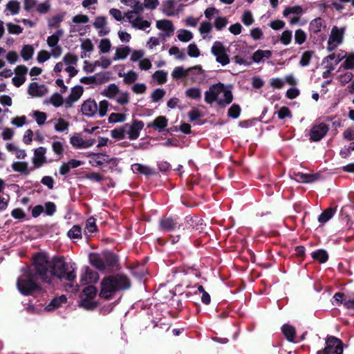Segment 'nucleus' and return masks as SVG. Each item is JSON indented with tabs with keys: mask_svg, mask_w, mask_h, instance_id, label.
Wrapping results in <instances>:
<instances>
[{
	"mask_svg": "<svg viewBox=\"0 0 354 354\" xmlns=\"http://www.w3.org/2000/svg\"><path fill=\"white\" fill-rule=\"evenodd\" d=\"M83 165V162L76 160L71 159L66 162H63L59 169V174L61 175L67 174L71 169L77 168Z\"/></svg>",
	"mask_w": 354,
	"mask_h": 354,
	"instance_id": "b1692460",
	"label": "nucleus"
},
{
	"mask_svg": "<svg viewBox=\"0 0 354 354\" xmlns=\"http://www.w3.org/2000/svg\"><path fill=\"white\" fill-rule=\"evenodd\" d=\"M177 37L182 42H188L193 39V34L186 29H180L177 32Z\"/></svg>",
	"mask_w": 354,
	"mask_h": 354,
	"instance_id": "49530a36",
	"label": "nucleus"
},
{
	"mask_svg": "<svg viewBox=\"0 0 354 354\" xmlns=\"http://www.w3.org/2000/svg\"><path fill=\"white\" fill-rule=\"evenodd\" d=\"M325 27L326 25L323 19L318 17L311 21L309 25V30L313 33H317Z\"/></svg>",
	"mask_w": 354,
	"mask_h": 354,
	"instance_id": "f704fd0d",
	"label": "nucleus"
},
{
	"mask_svg": "<svg viewBox=\"0 0 354 354\" xmlns=\"http://www.w3.org/2000/svg\"><path fill=\"white\" fill-rule=\"evenodd\" d=\"M96 302L94 301V298L81 297L80 306L86 310H92L96 306Z\"/></svg>",
	"mask_w": 354,
	"mask_h": 354,
	"instance_id": "de8ad7c7",
	"label": "nucleus"
},
{
	"mask_svg": "<svg viewBox=\"0 0 354 354\" xmlns=\"http://www.w3.org/2000/svg\"><path fill=\"white\" fill-rule=\"evenodd\" d=\"M228 24V19L225 17L218 16L214 21V26L217 30H221Z\"/></svg>",
	"mask_w": 354,
	"mask_h": 354,
	"instance_id": "13d9d810",
	"label": "nucleus"
},
{
	"mask_svg": "<svg viewBox=\"0 0 354 354\" xmlns=\"http://www.w3.org/2000/svg\"><path fill=\"white\" fill-rule=\"evenodd\" d=\"M47 87L44 84H39L37 82H32L28 85V93L32 97H40L48 93Z\"/></svg>",
	"mask_w": 354,
	"mask_h": 354,
	"instance_id": "a211bd4d",
	"label": "nucleus"
},
{
	"mask_svg": "<svg viewBox=\"0 0 354 354\" xmlns=\"http://www.w3.org/2000/svg\"><path fill=\"white\" fill-rule=\"evenodd\" d=\"M167 73L164 71H157L152 75V78L157 82L158 84H163L167 82Z\"/></svg>",
	"mask_w": 354,
	"mask_h": 354,
	"instance_id": "864d4df0",
	"label": "nucleus"
},
{
	"mask_svg": "<svg viewBox=\"0 0 354 354\" xmlns=\"http://www.w3.org/2000/svg\"><path fill=\"white\" fill-rule=\"evenodd\" d=\"M131 169L135 174H141L146 176L151 175L153 173L151 167L138 163L132 165Z\"/></svg>",
	"mask_w": 354,
	"mask_h": 354,
	"instance_id": "c9c22d12",
	"label": "nucleus"
},
{
	"mask_svg": "<svg viewBox=\"0 0 354 354\" xmlns=\"http://www.w3.org/2000/svg\"><path fill=\"white\" fill-rule=\"evenodd\" d=\"M34 53V47L30 44H26L23 46L20 55L24 61H28L32 58Z\"/></svg>",
	"mask_w": 354,
	"mask_h": 354,
	"instance_id": "4c0bfd02",
	"label": "nucleus"
},
{
	"mask_svg": "<svg viewBox=\"0 0 354 354\" xmlns=\"http://www.w3.org/2000/svg\"><path fill=\"white\" fill-rule=\"evenodd\" d=\"M305 12L306 10L299 6L289 7V23L291 24H299L301 16Z\"/></svg>",
	"mask_w": 354,
	"mask_h": 354,
	"instance_id": "4be33fe9",
	"label": "nucleus"
},
{
	"mask_svg": "<svg viewBox=\"0 0 354 354\" xmlns=\"http://www.w3.org/2000/svg\"><path fill=\"white\" fill-rule=\"evenodd\" d=\"M189 75L194 82H200L205 78L203 70L200 66H194L189 68Z\"/></svg>",
	"mask_w": 354,
	"mask_h": 354,
	"instance_id": "2f4dec72",
	"label": "nucleus"
},
{
	"mask_svg": "<svg viewBox=\"0 0 354 354\" xmlns=\"http://www.w3.org/2000/svg\"><path fill=\"white\" fill-rule=\"evenodd\" d=\"M98 48L100 51L102 53H107L111 50V43L107 38L102 39L100 41Z\"/></svg>",
	"mask_w": 354,
	"mask_h": 354,
	"instance_id": "052dcab7",
	"label": "nucleus"
},
{
	"mask_svg": "<svg viewBox=\"0 0 354 354\" xmlns=\"http://www.w3.org/2000/svg\"><path fill=\"white\" fill-rule=\"evenodd\" d=\"M159 5V0H144L142 3V11H144L145 9L154 10Z\"/></svg>",
	"mask_w": 354,
	"mask_h": 354,
	"instance_id": "680f3d73",
	"label": "nucleus"
},
{
	"mask_svg": "<svg viewBox=\"0 0 354 354\" xmlns=\"http://www.w3.org/2000/svg\"><path fill=\"white\" fill-rule=\"evenodd\" d=\"M232 91L221 83L209 87L205 93V101L207 104L216 102L220 106H225L232 101Z\"/></svg>",
	"mask_w": 354,
	"mask_h": 354,
	"instance_id": "f03ea898",
	"label": "nucleus"
},
{
	"mask_svg": "<svg viewBox=\"0 0 354 354\" xmlns=\"http://www.w3.org/2000/svg\"><path fill=\"white\" fill-rule=\"evenodd\" d=\"M339 57H340V56ZM344 57H346V60L343 64L344 68L346 69L354 68V53H349L347 55L341 57V58L342 59Z\"/></svg>",
	"mask_w": 354,
	"mask_h": 354,
	"instance_id": "774afa93",
	"label": "nucleus"
},
{
	"mask_svg": "<svg viewBox=\"0 0 354 354\" xmlns=\"http://www.w3.org/2000/svg\"><path fill=\"white\" fill-rule=\"evenodd\" d=\"M189 75V68L185 69L182 66L176 67L174 69L171 75L174 79H180Z\"/></svg>",
	"mask_w": 354,
	"mask_h": 354,
	"instance_id": "4d7b16f0",
	"label": "nucleus"
},
{
	"mask_svg": "<svg viewBox=\"0 0 354 354\" xmlns=\"http://www.w3.org/2000/svg\"><path fill=\"white\" fill-rule=\"evenodd\" d=\"M84 92V88L81 86H75L71 88V93L65 100L67 107L73 106V103L78 101Z\"/></svg>",
	"mask_w": 354,
	"mask_h": 354,
	"instance_id": "412c9836",
	"label": "nucleus"
},
{
	"mask_svg": "<svg viewBox=\"0 0 354 354\" xmlns=\"http://www.w3.org/2000/svg\"><path fill=\"white\" fill-rule=\"evenodd\" d=\"M158 29L165 31L168 36H170L174 32V26L172 22L168 19H161L156 21Z\"/></svg>",
	"mask_w": 354,
	"mask_h": 354,
	"instance_id": "cd10ccee",
	"label": "nucleus"
},
{
	"mask_svg": "<svg viewBox=\"0 0 354 354\" xmlns=\"http://www.w3.org/2000/svg\"><path fill=\"white\" fill-rule=\"evenodd\" d=\"M160 227L165 231L174 230L176 227H180V224L176 220H174L171 218H166L161 220Z\"/></svg>",
	"mask_w": 354,
	"mask_h": 354,
	"instance_id": "473e14b6",
	"label": "nucleus"
},
{
	"mask_svg": "<svg viewBox=\"0 0 354 354\" xmlns=\"http://www.w3.org/2000/svg\"><path fill=\"white\" fill-rule=\"evenodd\" d=\"M93 27L98 30V35L104 37L110 32V28L107 26V19L105 17L98 16L95 17L93 24Z\"/></svg>",
	"mask_w": 354,
	"mask_h": 354,
	"instance_id": "f3484780",
	"label": "nucleus"
},
{
	"mask_svg": "<svg viewBox=\"0 0 354 354\" xmlns=\"http://www.w3.org/2000/svg\"><path fill=\"white\" fill-rule=\"evenodd\" d=\"M49 122L53 124L55 131L58 133L68 131L69 129V122L62 118H54Z\"/></svg>",
	"mask_w": 354,
	"mask_h": 354,
	"instance_id": "393cba45",
	"label": "nucleus"
},
{
	"mask_svg": "<svg viewBox=\"0 0 354 354\" xmlns=\"http://www.w3.org/2000/svg\"><path fill=\"white\" fill-rule=\"evenodd\" d=\"M341 57L339 56L337 57L335 54L329 55L324 59L323 64L326 68V71L323 73V77L324 78L328 77L330 71L334 69L335 66L337 65L341 61Z\"/></svg>",
	"mask_w": 354,
	"mask_h": 354,
	"instance_id": "6ab92c4d",
	"label": "nucleus"
},
{
	"mask_svg": "<svg viewBox=\"0 0 354 354\" xmlns=\"http://www.w3.org/2000/svg\"><path fill=\"white\" fill-rule=\"evenodd\" d=\"M131 52V49L129 46L124 45L119 46L115 49L113 59L114 61L124 60L130 55Z\"/></svg>",
	"mask_w": 354,
	"mask_h": 354,
	"instance_id": "a878e982",
	"label": "nucleus"
},
{
	"mask_svg": "<svg viewBox=\"0 0 354 354\" xmlns=\"http://www.w3.org/2000/svg\"><path fill=\"white\" fill-rule=\"evenodd\" d=\"M118 75L123 78V82L126 84H133L138 79V74L133 70L126 73H119Z\"/></svg>",
	"mask_w": 354,
	"mask_h": 354,
	"instance_id": "c756f323",
	"label": "nucleus"
},
{
	"mask_svg": "<svg viewBox=\"0 0 354 354\" xmlns=\"http://www.w3.org/2000/svg\"><path fill=\"white\" fill-rule=\"evenodd\" d=\"M70 143L75 149H88L93 146L95 140L93 138L84 139L80 133H74L70 137Z\"/></svg>",
	"mask_w": 354,
	"mask_h": 354,
	"instance_id": "ddd939ff",
	"label": "nucleus"
},
{
	"mask_svg": "<svg viewBox=\"0 0 354 354\" xmlns=\"http://www.w3.org/2000/svg\"><path fill=\"white\" fill-rule=\"evenodd\" d=\"M52 150L59 158L63 156L64 154V145L59 141H53L52 142Z\"/></svg>",
	"mask_w": 354,
	"mask_h": 354,
	"instance_id": "69168bd1",
	"label": "nucleus"
},
{
	"mask_svg": "<svg viewBox=\"0 0 354 354\" xmlns=\"http://www.w3.org/2000/svg\"><path fill=\"white\" fill-rule=\"evenodd\" d=\"M168 124V120L165 116L160 115L155 118V120L147 124L148 127L154 128L158 131H163Z\"/></svg>",
	"mask_w": 354,
	"mask_h": 354,
	"instance_id": "bb28decb",
	"label": "nucleus"
},
{
	"mask_svg": "<svg viewBox=\"0 0 354 354\" xmlns=\"http://www.w3.org/2000/svg\"><path fill=\"white\" fill-rule=\"evenodd\" d=\"M185 94L189 98L198 100L201 97V90L198 87H191L185 91Z\"/></svg>",
	"mask_w": 354,
	"mask_h": 354,
	"instance_id": "8fccbe9b",
	"label": "nucleus"
},
{
	"mask_svg": "<svg viewBox=\"0 0 354 354\" xmlns=\"http://www.w3.org/2000/svg\"><path fill=\"white\" fill-rule=\"evenodd\" d=\"M127 120V114L124 113H112L109 117L110 123L122 122Z\"/></svg>",
	"mask_w": 354,
	"mask_h": 354,
	"instance_id": "6e6d98bb",
	"label": "nucleus"
},
{
	"mask_svg": "<svg viewBox=\"0 0 354 354\" xmlns=\"http://www.w3.org/2000/svg\"><path fill=\"white\" fill-rule=\"evenodd\" d=\"M12 169L24 175H28L32 171L31 169L28 168V164L26 162H14L12 164Z\"/></svg>",
	"mask_w": 354,
	"mask_h": 354,
	"instance_id": "7c9ffc66",
	"label": "nucleus"
},
{
	"mask_svg": "<svg viewBox=\"0 0 354 354\" xmlns=\"http://www.w3.org/2000/svg\"><path fill=\"white\" fill-rule=\"evenodd\" d=\"M312 257L319 263H324L328 260V256L326 250H318L312 252Z\"/></svg>",
	"mask_w": 354,
	"mask_h": 354,
	"instance_id": "603ef678",
	"label": "nucleus"
},
{
	"mask_svg": "<svg viewBox=\"0 0 354 354\" xmlns=\"http://www.w3.org/2000/svg\"><path fill=\"white\" fill-rule=\"evenodd\" d=\"M98 105L96 101L89 98L84 101L81 105V111L85 116L91 118L97 113Z\"/></svg>",
	"mask_w": 354,
	"mask_h": 354,
	"instance_id": "4468645a",
	"label": "nucleus"
},
{
	"mask_svg": "<svg viewBox=\"0 0 354 354\" xmlns=\"http://www.w3.org/2000/svg\"><path fill=\"white\" fill-rule=\"evenodd\" d=\"M33 117L39 126L43 125L47 119L46 113L39 111L33 112Z\"/></svg>",
	"mask_w": 354,
	"mask_h": 354,
	"instance_id": "0e129e2a",
	"label": "nucleus"
},
{
	"mask_svg": "<svg viewBox=\"0 0 354 354\" xmlns=\"http://www.w3.org/2000/svg\"><path fill=\"white\" fill-rule=\"evenodd\" d=\"M344 30V28H338L337 26H334L332 28L328 41V50H333L342 42Z\"/></svg>",
	"mask_w": 354,
	"mask_h": 354,
	"instance_id": "9d476101",
	"label": "nucleus"
},
{
	"mask_svg": "<svg viewBox=\"0 0 354 354\" xmlns=\"http://www.w3.org/2000/svg\"><path fill=\"white\" fill-rule=\"evenodd\" d=\"M51 3L50 0L42 1L36 6V11L40 15L48 13L51 10Z\"/></svg>",
	"mask_w": 354,
	"mask_h": 354,
	"instance_id": "a18cd8bd",
	"label": "nucleus"
},
{
	"mask_svg": "<svg viewBox=\"0 0 354 354\" xmlns=\"http://www.w3.org/2000/svg\"><path fill=\"white\" fill-rule=\"evenodd\" d=\"M121 3L131 8L132 10L142 11V3L141 0H120Z\"/></svg>",
	"mask_w": 354,
	"mask_h": 354,
	"instance_id": "09e8293b",
	"label": "nucleus"
},
{
	"mask_svg": "<svg viewBox=\"0 0 354 354\" xmlns=\"http://www.w3.org/2000/svg\"><path fill=\"white\" fill-rule=\"evenodd\" d=\"M119 91L120 88L118 85L110 84L102 91L101 94L109 99L113 100Z\"/></svg>",
	"mask_w": 354,
	"mask_h": 354,
	"instance_id": "c85d7f7f",
	"label": "nucleus"
},
{
	"mask_svg": "<svg viewBox=\"0 0 354 354\" xmlns=\"http://www.w3.org/2000/svg\"><path fill=\"white\" fill-rule=\"evenodd\" d=\"M88 156L91 158L89 163L93 167L102 166L109 160V156L105 153H91Z\"/></svg>",
	"mask_w": 354,
	"mask_h": 354,
	"instance_id": "5701e85b",
	"label": "nucleus"
},
{
	"mask_svg": "<svg viewBox=\"0 0 354 354\" xmlns=\"http://www.w3.org/2000/svg\"><path fill=\"white\" fill-rule=\"evenodd\" d=\"M64 67L77 66L78 57L76 55L68 53L62 58Z\"/></svg>",
	"mask_w": 354,
	"mask_h": 354,
	"instance_id": "c03bdc74",
	"label": "nucleus"
},
{
	"mask_svg": "<svg viewBox=\"0 0 354 354\" xmlns=\"http://www.w3.org/2000/svg\"><path fill=\"white\" fill-rule=\"evenodd\" d=\"M64 19L63 14H57L52 16L48 20V26L50 28L58 27Z\"/></svg>",
	"mask_w": 354,
	"mask_h": 354,
	"instance_id": "5fc2aeb1",
	"label": "nucleus"
},
{
	"mask_svg": "<svg viewBox=\"0 0 354 354\" xmlns=\"http://www.w3.org/2000/svg\"><path fill=\"white\" fill-rule=\"evenodd\" d=\"M46 151V148L44 147H39L34 150L32 162L35 168H39L47 162Z\"/></svg>",
	"mask_w": 354,
	"mask_h": 354,
	"instance_id": "dca6fc26",
	"label": "nucleus"
},
{
	"mask_svg": "<svg viewBox=\"0 0 354 354\" xmlns=\"http://www.w3.org/2000/svg\"><path fill=\"white\" fill-rule=\"evenodd\" d=\"M68 237L71 239H82V229L75 225L67 233Z\"/></svg>",
	"mask_w": 354,
	"mask_h": 354,
	"instance_id": "bf43d9fd",
	"label": "nucleus"
},
{
	"mask_svg": "<svg viewBox=\"0 0 354 354\" xmlns=\"http://www.w3.org/2000/svg\"><path fill=\"white\" fill-rule=\"evenodd\" d=\"M97 105H98L97 113H98L100 117H104V115H106V114L108 111L109 107L110 106L109 102L106 100H103L100 101L99 104H97Z\"/></svg>",
	"mask_w": 354,
	"mask_h": 354,
	"instance_id": "338daca9",
	"label": "nucleus"
},
{
	"mask_svg": "<svg viewBox=\"0 0 354 354\" xmlns=\"http://www.w3.org/2000/svg\"><path fill=\"white\" fill-rule=\"evenodd\" d=\"M130 287L129 280L122 275L104 278L101 283L100 297L109 299L115 291Z\"/></svg>",
	"mask_w": 354,
	"mask_h": 354,
	"instance_id": "7ed1b4c3",
	"label": "nucleus"
},
{
	"mask_svg": "<svg viewBox=\"0 0 354 354\" xmlns=\"http://www.w3.org/2000/svg\"><path fill=\"white\" fill-rule=\"evenodd\" d=\"M97 274L89 269H86L81 277V281L84 284L95 282L97 280Z\"/></svg>",
	"mask_w": 354,
	"mask_h": 354,
	"instance_id": "58836bf2",
	"label": "nucleus"
},
{
	"mask_svg": "<svg viewBox=\"0 0 354 354\" xmlns=\"http://www.w3.org/2000/svg\"><path fill=\"white\" fill-rule=\"evenodd\" d=\"M291 178L301 183H310L313 181V176L301 173L294 174V176H291Z\"/></svg>",
	"mask_w": 354,
	"mask_h": 354,
	"instance_id": "e2e57ef3",
	"label": "nucleus"
},
{
	"mask_svg": "<svg viewBox=\"0 0 354 354\" xmlns=\"http://www.w3.org/2000/svg\"><path fill=\"white\" fill-rule=\"evenodd\" d=\"M143 127L144 123L142 121L134 120L131 124L127 123L124 124L125 136H127L132 140H136Z\"/></svg>",
	"mask_w": 354,
	"mask_h": 354,
	"instance_id": "f8f14e48",
	"label": "nucleus"
},
{
	"mask_svg": "<svg viewBox=\"0 0 354 354\" xmlns=\"http://www.w3.org/2000/svg\"><path fill=\"white\" fill-rule=\"evenodd\" d=\"M37 276L39 277L36 272L33 274L28 269H22V274L18 277L17 286L19 291L23 295H29L32 291L39 288V286L36 282Z\"/></svg>",
	"mask_w": 354,
	"mask_h": 354,
	"instance_id": "20e7f679",
	"label": "nucleus"
},
{
	"mask_svg": "<svg viewBox=\"0 0 354 354\" xmlns=\"http://www.w3.org/2000/svg\"><path fill=\"white\" fill-rule=\"evenodd\" d=\"M144 11L140 10H128L124 12V21L129 22L131 27L136 29L145 30L149 28L151 23L145 20L141 16Z\"/></svg>",
	"mask_w": 354,
	"mask_h": 354,
	"instance_id": "423d86ee",
	"label": "nucleus"
},
{
	"mask_svg": "<svg viewBox=\"0 0 354 354\" xmlns=\"http://www.w3.org/2000/svg\"><path fill=\"white\" fill-rule=\"evenodd\" d=\"M44 103L46 104H51L55 107H59L64 104V99L60 94L55 93L50 98L46 100Z\"/></svg>",
	"mask_w": 354,
	"mask_h": 354,
	"instance_id": "79ce46f5",
	"label": "nucleus"
},
{
	"mask_svg": "<svg viewBox=\"0 0 354 354\" xmlns=\"http://www.w3.org/2000/svg\"><path fill=\"white\" fill-rule=\"evenodd\" d=\"M343 347L340 339L333 336L326 339V346L322 354H342Z\"/></svg>",
	"mask_w": 354,
	"mask_h": 354,
	"instance_id": "9b49d317",
	"label": "nucleus"
},
{
	"mask_svg": "<svg viewBox=\"0 0 354 354\" xmlns=\"http://www.w3.org/2000/svg\"><path fill=\"white\" fill-rule=\"evenodd\" d=\"M15 76L12 79L13 84L19 87L21 86L26 80V73L28 72V68L24 65L18 66L15 68Z\"/></svg>",
	"mask_w": 354,
	"mask_h": 354,
	"instance_id": "aec40b11",
	"label": "nucleus"
},
{
	"mask_svg": "<svg viewBox=\"0 0 354 354\" xmlns=\"http://www.w3.org/2000/svg\"><path fill=\"white\" fill-rule=\"evenodd\" d=\"M6 7L12 15H15L19 12L20 3L17 0H11L7 3Z\"/></svg>",
	"mask_w": 354,
	"mask_h": 354,
	"instance_id": "3c124183",
	"label": "nucleus"
},
{
	"mask_svg": "<svg viewBox=\"0 0 354 354\" xmlns=\"http://www.w3.org/2000/svg\"><path fill=\"white\" fill-rule=\"evenodd\" d=\"M184 8V5L176 0H164L161 3L160 10L167 17L178 16Z\"/></svg>",
	"mask_w": 354,
	"mask_h": 354,
	"instance_id": "0eeeda50",
	"label": "nucleus"
},
{
	"mask_svg": "<svg viewBox=\"0 0 354 354\" xmlns=\"http://www.w3.org/2000/svg\"><path fill=\"white\" fill-rule=\"evenodd\" d=\"M34 266L39 277L46 283H50L54 277L68 281H73L76 277L75 268L63 258H53L49 261L45 254H37L34 257Z\"/></svg>",
	"mask_w": 354,
	"mask_h": 354,
	"instance_id": "f257e3e1",
	"label": "nucleus"
},
{
	"mask_svg": "<svg viewBox=\"0 0 354 354\" xmlns=\"http://www.w3.org/2000/svg\"><path fill=\"white\" fill-rule=\"evenodd\" d=\"M336 212L335 207H328L319 216L318 221L321 223H325L329 221Z\"/></svg>",
	"mask_w": 354,
	"mask_h": 354,
	"instance_id": "a19ab883",
	"label": "nucleus"
},
{
	"mask_svg": "<svg viewBox=\"0 0 354 354\" xmlns=\"http://www.w3.org/2000/svg\"><path fill=\"white\" fill-rule=\"evenodd\" d=\"M66 302V297L64 295L55 297L48 305L46 306L45 310L47 311H51L55 308H59L62 304H65Z\"/></svg>",
	"mask_w": 354,
	"mask_h": 354,
	"instance_id": "e433bc0d",
	"label": "nucleus"
},
{
	"mask_svg": "<svg viewBox=\"0 0 354 354\" xmlns=\"http://www.w3.org/2000/svg\"><path fill=\"white\" fill-rule=\"evenodd\" d=\"M63 35V30L59 29L56 30L53 35L48 37L46 39L48 46L51 48L52 56L55 58L59 57L62 53V47L58 45V43Z\"/></svg>",
	"mask_w": 354,
	"mask_h": 354,
	"instance_id": "6e6552de",
	"label": "nucleus"
},
{
	"mask_svg": "<svg viewBox=\"0 0 354 354\" xmlns=\"http://www.w3.org/2000/svg\"><path fill=\"white\" fill-rule=\"evenodd\" d=\"M329 128L324 123H319L312 127L310 132V138L313 141H319L328 132Z\"/></svg>",
	"mask_w": 354,
	"mask_h": 354,
	"instance_id": "2eb2a0df",
	"label": "nucleus"
},
{
	"mask_svg": "<svg viewBox=\"0 0 354 354\" xmlns=\"http://www.w3.org/2000/svg\"><path fill=\"white\" fill-rule=\"evenodd\" d=\"M115 96L113 100L121 106H125L130 102V93L128 91H121L120 89Z\"/></svg>",
	"mask_w": 354,
	"mask_h": 354,
	"instance_id": "72a5a7b5",
	"label": "nucleus"
},
{
	"mask_svg": "<svg viewBox=\"0 0 354 354\" xmlns=\"http://www.w3.org/2000/svg\"><path fill=\"white\" fill-rule=\"evenodd\" d=\"M227 51V50L223 44L218 41H215L211 48V53L215 56L216 62L222 66H225L230 63V57Z\"/></svg>",
	"mask_w": 354,
	"mask_h": 354,
	"instance_id": "1a4fd4ad",
	"label": "nucleus"
},
{
	"mask_svg": "<svg viewBox=\"0 0 354 354\" xmlns=\"http://www.w3.org/2000/svg\"><path fill=\"white\" fill-rule=\"evenodd\" d=\"M212 29V24L209 21H203L201 23L200 26L198 28V31L200 34L202 35L203 39H210L211 37L208 36V34L211 32Z\"/></svg>",
	"mask_w": 354,
	"mask_h": 354,
	"instance_id": "37998d69",
	"label": "nucleus"
},
{
	"mask_svg": "<svg viewBox=\"0 0 354 354\" xmlns=\"http://www.w3.org/2000/svg\"><path fill=\"white\" fill-rule=\"evenodd\" d=\"M91 263L101 271L109 272L117 263V257L112 253L91 254L89 256Z\"/></svg>",
	"mask_w": 354,
	"mask_h": 354,
	"instance_id": "39448f33",
	"label": "nucleus"
},
{
	"mask_svg": "<svg viewBox=\"0 0 354 354\" xmlns=\"http://www.w3.org/2000/svg\"><path fill=\"white\" fill-rule=\"evenodd\" d=\"M271 51L268 50H258L252 55V59L254 62L259 63L263 62L265 59H268L271 56Z\"/></svg>",
	"mask_w": 354,
	"mask_h": 354,
	"instance_id": "ea45409f",
	"label": "nucleus"
}]
</instances>
